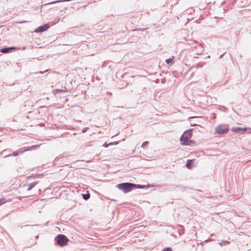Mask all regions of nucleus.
I'll use <instances>...</instances> for the list:
<instances>
[{
	"label": "nucleus",
	"instance_id": "nucleus-7",
	"mask_svg": "<svg viewBox=\"0 0 251 251\" xmlns=\"http://www.w3.org/2000/svg\"><path fill=\"white\" fill-rule=\"evenodd\" d=\"M50 27V25L49 24H44L43 25H41L37 27L35 30L34 32H42L46 31Z\"/></svg>",
	"mask_w": 251,
	"mask_h": 251
},
{
	"label": "nucleus",
	"instance_id": "nucleus-22",
	"mask_svg": "<svg viewBox=\"0 0 251 251\" xmlns=\"http://www.w3.org/2000/svg\"><path fill=\"white\" fill-rule=\"evenodd\" d=\"M162 251H173L172 249L170 247L164 248Z\"/></svg>",
	"mask_w": 251,
	"mask_h": 251
},
{
	"label": "nucleus",
	"instance_id": "nucleus-13",
	"mask_svg": "<svg viewBox=\"0 0 251 251\" xmlns=\"http://www.w3.org/2000/svg\"><path fill=\"white\" fill-rule=\"evenodd\" d=\"M38 183V181H34L28 184L27 191H30L33 188H34L36 185V184Z\"/></svg>",
	"mask_w": 251,
	"mask_h": 251
},
{
	"label": "nucleus",
	"instance_id": "nucleus-20",
	"mask_svg": "<svg viewBox=\"0 0 251 251\" xmlns=\"http://www.w3.org/2000/svg\"><path fill=\"white\" fill-rule=\"evenodd\" d=\"M149 144L148 141H145L141 145V148H144L146 146H147Z\"/></svg>",
	"mask_w": 251,
	"mask_h": 251
},
{
	"label": "nucleus",
	"instance_id": "nucleus-17",
	"mask_svg": "<svg viewBox=\"0 0 251 251\" xmlns=\"http://www.w3.org/2000/svg\"><path fill=\"white\" fill-rule=\"evenodd\" d=\"M204 64L205 63L202 62H199L198 64H197L194 67L197 69L201 68L204 66Z\"/></svg>",
	"mask_w": 251,
	"mask_h": 251
},
{
	"label": "nucleus",
	"instance_id": "nucleus-28",
	"mask_svg": "<svg viewBox=\"0 0 251 251\" xmlns=\"http://www.w3.org/2000/svg\"><path fill=\"white\" fill-rule=\"evenodd\" d=\"M5 201L3 199H0V205L4 203Z\"/></svg>",
	"mask_w": 251,
	"mask_h": 251
},
{
	"label": "nucleus",
	"instance_id": "nucleus-12",
	"mask_svg": "<svg viewBox=\"0 0 251 251\" xmlns=\"http://www.w3.org/2000/svg\"><path fill=\"white\" fill-rule=\"evenodd\" d=\"M195 162V160L194 159H188L187 160L186 163V166L188 169H191L193 166H194V164Z\"/></svg>",
	"mask_w": 251,
	"mask_h": 251
},
{
	"label": "nucleus",
	"instance_id": "nucleus-38",
	"mask_svg": "<svg viewBox=\"0 0 251 251\" xmlns=\"http://www.w3.org/2000/svg\"><path fill=\"white\" fill-rule=\"evenodd\" d=\"M192 48H193V47L196 48V46H192Z\"/></svg>",
	"mask_w": 251,
	"mask_h": 251
},
{
	"label": "nucleus",
	"instance_id": "nucleus-15",
	"mask_svg": "<svg viewBox=\"0 0 251 251\" xmlns=\"http://www.w3.org/2000/svg\"><path fill=\"white\" fill-rule=\"evenodd\" d=\"M166 62L168 65L172 66L174 64V61L173 58H169L166 59Z\"/></svg>",
	"mask_w": 251,
	"mask_h": 251
},
{
	"label": "nucleus",
	"instance_id": "nucleus-35",
	"mask_svg": "<svg viewBox=\"0 0 251 251\" xmlns=\"http://www.w3.org/2000/svg\"><path fill=\"white\" fill-rule=\"evenodd\" d=\"M2 128L1 127H0V131L2 129Z\"/></svg>",
	"mask_w": 251,
	"mask_h": 251
},
{
	"label": "nucleus",
	"instance_id": "nucleus-24",
	"mask_svg": "<svg viewBox=\"0 0 251 251\" xmlns=\"http://www.w3.org/2000/svg\"><path fill=\"white\" fill-rule=\"evenodd\" d=\"M48 71V70H46L45 71H40V72H37V73H36V74H43L47 72Z\"/></svg>",
	"mask_w": 251,
	"mask_h": 251
},
{
	"label": "nucleus",
	"instance_id": "nucleus-2",
	"mask_svg": "<svg viewBox=\"0 0 251 251\" xmlns=\"http://www.w3.org/2000/svg\"><path fill=\"white\" fill-rule=\"evenodd\" d=\"M192 131L191 130H186L182 134L180 141L181 145L184 146H189L191 145V143L193 142V140H190L192 137Z\"/></svg>",
	"mask_w": 251,
	"mask_h": 251
},
{
	"label": "nucleus",
	"instance_id": "nucleus-1",
	"mask_svg": "<svg viewBox=\"0 0 251 251\" xmlns=\"http://www.w3.org/2000/svg\"><path fill=\"white\" fill-rule=\"evenodd\" d=\"M116 187L124 193H127L135 189H143L146 187L145 185L136 184L130 182L121 183L117 184Z\"/></svg>",
	"mask_w": 251,
	"mask_h": 251
},
{
	"label": "nucleus",
	"instance_id": "nucleus-9",
	"mask_svg": "<svg viewBox=\"0 0 251 251\" xmlns=\"http://www.w3.org/2000/svg\"><path fill=\"white\" fill-rule=\"evenodd\" d=\"M7 151H11L10 149L5 150L3 151L2 153L4 154V157H8L10 156H16L19 155L18 151L13 152L11 154H6Z\"/></svg>",
	"mask_w": 251,
	"mask_h": 251
},
{
	"label": "nucleus",
	"instance_id": "nucleus-32",
	"mask_svg": "<svg viewBox=\"0 0 251 251\" xmlns=\"http://www.w3.org/2000/svg\"><path fill=\"white\" fill-rule=\"evenodd\" d=\"M210 57V55H208L206 58H209Z\"/></svg>",
	"mask_w": 251,
	"mask_h": 251
},
{
	"label": "nucleus",
	"instance_id": "nucleus-18",
	"mask_svg": "<svg viewBox=\"0 0 251 251\" xmlns=\"http://www.w3.org/2000/svg\"><path fill=\"white\" fill-rule=\"evenodd\" d=\"M72 1V0H56V1H52V2H50L48 4H53V3H57V2H64V1Z\"/></svg>",
	"mask_w": 251,
	"mask_h": 251
},
{
	"label": "nucleus",
	"instance_id": "nucleus-21",
	"mask_svg": "<svg viewBox=\"0 0 251 251\" xmlns=\"http://www.w3.org/2000/svg\"><path fill=\"white\" fill-rule=\"evenodd\" d=\"M229 244V242L228 241H223L220 243V246H223L224 245Z\"/></svg>",
	"mask_w": 251,
	"mask_h": 251
},
{
	"label": "nucleus",
	"instance_id": "nucleus-30",
	"mask_svg": "<svg viewBox=\"0 0 251 251\" xmlns=\"http://www.w3.org/2000/svg\"><path fill=\"white\" fill-rule=\"evenodd\" d=\"M11 151H7L6 153V154H11Z\"/></svg>",
	"mask_w": 251,
	"mask_h": 251
},
{
	"label": "nucleus",
	"instance_id": "nucleus-25",
	"mask_svg": "<svg viewBox=\"0 0 251 251\" xmlns=\"http://www.w3.org/2000/svg\"><path fill=\"white\" fill-rule=\"evenodd\" d=\"M109 146H110V145H109V143H104L102 146L104 147V148H107Z\"/></svg>",
	"mask_w": 251,
	"mask_h": 251
},
{
	"label": "nucleus",
	"instance_id": "nucleus-27",
	"mask_svg": "<svg viewBox=\"0 0 251 251\" xmlns=\"http://www.w3.org/2000/svg\"><path fill=\"white\" fill-rule=\"evenodd\" d=\"M178 235L179 236H181L182 234H184V231L182 230H178Z\"/></svg>",
	"mask_w": 251,
	"mask_h": 251
},
{
	"label": "nucleus",
	"instance_id": "nucleus-5",
	"mask_svg": "<svg viewBox=\"0 0 251 251\" xmlns=\"http://www.w3.org/2000/svg\"><path fill=\"white\" fill-rule=\"evenodd\" d=\"M215 133L218 134H224L227 133L229 131V129L227 126L226 125H219L215 129Z\"/></svg>",
	"mask_w": 251,
	"mask_h": 251
},
{
	"label": "nucleus",
	"instance_id": "nucleus-6",
	"mask_svg": "<svg viewBox=\"0 0 251 251\" xmlns=\"http://www.w3.org/2000/svg\"><path fill=\"white\" fill-rule=\"evenodd\" d=\"M232 131L239 133H244L245 132L251 133V128H249L246 127H234L232 129Z\"/></svg>",
	"mask_w": 251,
	"mask_h": 251
},
{
	"label": "nucleus",
	"instance_id": "nucleus-8",
	"mask_svg": "<svg viewBox=\"0 0 251 251\" xmlns=\"http://www.w3.org/2000/svg\"><path fill=\"white\" fill-rule=\"evenodd\" d=\"M7 151H11L10 149L5 150L3 151L2 153L4 154V157H8L10 156H16L19 155L18 151L13 152L11 154H6Z\"/></svg>",
	"mask_w": 251,
	"mask_h": 251
},
{
	"label": "nucleus",
	"instance_id": "nucleus-10",
	"mask_svg": "<svg viewBox=\"0 0 251 251\" xmlns=\"http://www.w3.org/2000/svg\"><path fill=\"white\" fill-rule=\"evenodd\" d=\"M67 91L66 87L61 86L60 88L56 89L52 91V93L54 95H56L57 94H59L60 93L66 92Z\"/></svg>",
	"mask_w": 251,
	"mask_h": 251
},
{
	"label": "nucleus",
	"instance_id": "nucleus-23",
	"mask_svg": "<svg viewBox=\"0 0 251 251\" xmlns=\"http://www.w3.org/2000/svg\"><path fill=\"white\" fill-rule=\"evenodd\" d=\"M118 143H119V142L118 141H115V142H112L109 143V145H110V146L115 145H117Z\"/></svg>",
	"mask_w": 251,
	"mask_h": 251
},
{
	"label": "nucleus",
	"instance_id": "nucleus-4",
	"mask_svg": "<svg viewBox=\"0 0 251 251\" xmlns=\"http://www.w3.org/2000/svg\"><path fill=\"white\" fill-rule=\"evenodd\" d=\"M69 162V158L66 155H61L56 157L53 161L54 165H67Z\"/></svg>",
	"mask_w": 251,
	"mask_h": 251
},
{
	"label": "nucleus",
	"instance_id": "nucleus-29",
	"mask_svg": "<svg viewBox=\"0 0 251 251\" xmlns=\"http://www.w3.org/2000/svg\"><path fill=\"white\" fill-rule=\"evenodd\" d=\"M226 52H225L224 53H223V54H222L220 56V58H221L222 57H223V56L225 55V54H226Z\"/></svg>",
	"mask_w": 251,
	"mask_h": 251
},
{
	"label": "nucleus",
	"instance_id": "nucleus-39",
	"mask_svg": "<svg viewBox=\"0 0 251 251\" xmlns=\"http://www.w3.org/2000/svg\"><path fill=\"white\" fill-rule=\"evenodd\" d=\"M195 117H193V118H195ZM192 117H190V119H192Z\"/></svg>",
	"mask_w": 251,
	"mask_h": 251
},
{
	"label": "nucleus",
	"instance_id": "nucleus-36",
	"mask_svg": "<svg viewBox=\"0 0 251 251\" xmlns=\"http://www.w3.org/2000/svg\"><path fill=\"white\" fill-rule=\"evenodd\" d=\"M195 58H197V55H196V56H195Z\"/></svg>",
	"mask_w": 251,
	"mask_h": 251
},
{
	"label": "nucleus",
	"instance_id": "nucleus-37",
	"mask_svg": "<svg viewBox=\"0 0 251 251\" xmlns=\"http://www.w3.org/2000/svg\"><path fill=\"white\" fill-rule=\"evenodd\" d=\"M195 58H197V55H196V56H195Z\"/></svg>",
	"mask_w": 251,
	"mask_h": 251
},
{
	"label": "nucleus",
	"instance_id": "nucleus-33",
	"mask_svg": "<svg viewBox=\"0 0 251 251\" xmlns=\"http://www.w3.org/2000/svg\"><path fill=\"white\" fill-rule=\"evenodd\" d=\"M201 54V53H197V55H199V54Z\"/></svg>",
	"mask_w": 251,
	"mask_h": 251
},
{
	"label": "nucleus",
	"instance_id": "nucleus-26",
	"mask_svg": "<svg viewBox=\"0 0 251 251\" xmlns=\"http://www.w3.org/2000/svg\"><path fill=\"white\" fill-rule=\"evenodd\" d=\"M88 129H89V127H84V128L82 130V132H83V133H85V132H86L87 131V130H88Z\"/></svg>",
	"mask_w": 251,
	"mask_h": 251
},
{
	"label": "nucleus",
	"instance_id": "nucleus-31",
	"mask_svg": "<svg viewBox=\"0 0 251 251\" xmlns=\"http://www.w3.org/2000/svg\"><path fill=\"white\" fill-rule=\"evenodd\" d=\"M193 42L195 43H198V42L196 41H194Z\"/></svg>",
	"mask_w": 251,
	"mask_h": 251
},
{
	"label": "nucleus",
	"instance_id": "nucleus-3",
	"mask_svg": "<svg viewBox=\"0 0 251 251\" xmlns=\"http://www.w3.org/2000/svg\"><path fill=\"white\" fill-rule=\"evenodd\" d=\"M69 239L64 234H58L54 238L55 244L60 247H63L68 244Z\"/></svg>",
	"mask_w": 251,
	"mask_h": 251
},
{
	"label": "nucleus",
	"instance_id": "nucleus-11",
	"mask_svg": "<svg viewBox=\"0 0 251 251\" xmlns=\"http://www.w3.org/2000/svg\"><path fill=\"white\" fill-rule=\"evenodd\" d=\"M15 47H4L0 50V51L2 53H7L15 50Z\"/></svg>",
	"mask_w": 251,
	"mask_h": 251
},
{
	"label": "nucleus",
	"instance_id": "nucleus-16",
	"mask_svg": "<svg viewBox=\"0 0 251 251\" xmlns=\"http://www.w3.org/2000/svg\"><path fill=\"white\" fill-rule=\"evenodd\" d=\"M81 195L82 198L85 201H87L90 198V194L89 193H87L86 194H82Z\"/></svg>",
	"mask_w": 251,
	"mask_h": 251
},
{
	"label": "nucleus",
	"instance_id": "nucleus-19",
	"mask_svg": "<svg viewBox=\"0 0 251 251\" xmlns=\"http://www.w3.org/2000/svg\"><path fill=\"white\" fill-rule=\"evenodd\" d=\"M44 176L43 174H35L34 175H33L32 176L33 177V178H40Z\"/></svg>",
	"mask_w": 251,
	"mask_h": 251
},
{
	"label": "nucleus",
	"instance_id": "nucleus-14",
	"mask_svg": "<svg viewBox=\"0 0 251 251\" xmlns=\"http://www.w3.org/2000/svg\"><path fill=\"white\" fill-rule=\"evenodd\" d=\"M29 150V149L27 148V147H23V148H20V149L18 150V153L19 154H21L23 152H24L25 151H28Z\"/></svg>",
	"mask_w": 251,
	"mask_h": 251
},
{
	"label": "nucleus",
	"instance_id": "nucleus-34",
	"mask_svg": "<svg viewBox=\"0 0 251 251\" xmlns=\"http://www.w3.org/2000/svg\"><path fill=\"white\" fill-rule=\"evenodd\" d=\"M38 237V236H35V238H37Z\"/></svg>",
	"mask_w": 251,
	"mask_h": 251
}]
</instances>
